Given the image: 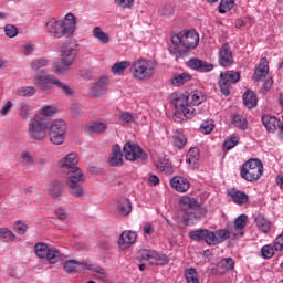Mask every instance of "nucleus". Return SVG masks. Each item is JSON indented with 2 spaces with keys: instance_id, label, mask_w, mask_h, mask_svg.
Wrapping results in <instances>:
<instances>
[{
  "instance_id": "obj_56",
  "label": "nucleus",
  "mask_w": 283,
  "mask_h": 283,
  "mask_svg": "<svg viewBox=\"0 0 283 283\" xmlns=\"http://www.w3.org/2000/svg\"><path fill=\"white\" fill-rule=\"evenodd\" d=\"M49 61L45 59H39L31 63L32 70H41V67H46Z\"/></svg>"
},
{
  "instance_id": "obj_51",
  "label": "nucleus",
  "mask_w": 283,
  "mask_h": 283,
  "mask_svg": "<svg viewBox=\"0 0 283 283\" xmlns=\"http://www.w3.org/2000/svg\"><path fill=\"white\" fill-rule=\"evenodd\" d=\"M216 125L213 124V120H206L200 126V133L201 134H211L214 129Z\"/></svg>"
},
{
  "instance_id": "obj_49",
  "label": "nucleus",
  "mask_w": 283,
  "mask_h": 283,
  "mask_svg": "<svg viewBox=\"0 0 283 283\" xmlns=\"http://www.w3.org/2000/svg\"><path fill=\"white\" fill-rule=\"evenodd\" d=\"M174 143L175 147H178V149H182L185 145H187V137L181 133H177L174 136Z\"/></svg>"
},
{
  "instance_id": "obj_39",
  "label": "nucleus",
  "mask_w": 283,
  "mask_h": 283,
  "mask_svg": "<svg viewBox=\"0 0 283 283\" xmlns=\"http://www.w3.org/2000/svg\"><path fill=\"white\" fill-rule=\"evenodd\" d=\"M255 224L258 229H260V231H262L263 233H269V231H271V222L266 220V218H264L263 216L259 214L255 218Z\"/></svg>"
},
{
  "instance_id": "obj_14",
  "label": "nucleus",
  "mask_w": 283,
  "mask_h": 283,
  "mask_svg": "<svg viewBox=\"0 0 283 283\" xmlns=\"http://www.w3.org/2000/svg\"><path fill=\"white\" fill-rule=\"evenodd\" d=\"M124 156L126 160H130V163H134V160H138L140 156H143V149L138 144L134 143H126L124 145Z\"/></svg>"
},
{
  "instance_id": "obj_62",
  "label": "nucleus",
  "mask_w": 283,
  "mask_h": 283,
  "mask_svg": "<svg viewBox=\"0 0 283 283\" xmlns=\"http://www.w3.org/2000/svg\"><path fill=\"white\" fill-rule=\"evenodd\" d=\"M155 231V228H154V224L151 223H146L144 226V235H145V240H148V237L147 235H153Z\"/></svg>"
},
{
  "instance_id": "obj_19",
  "label": "nucleus",
  "mask_w": 283,
  "mask_h": 283,
  "mask_svg": "<svg viewBox=\"0 0 283 283\" xmlns=\"http://www.w3.org/2000/svg\"><path fill=\"white\" fill-rule=\"evenodd\" d=\"M158 67V62L155 60H144L143 61V81H150L156 75V69Z\"/></svg>"
},
{
  "instance_id": "obj_17",
  "label": "nucleus",
  "mask_w": 283,
  "mask_h": 283,
  "mask_svg": "<svg viewBox=\"0 0 283 283\" xmlns=\"http://www.w3.org/2000/svg\"><path fill=\"white\" fill-rule=\"evenodd\" d=\"M138 234L134 231H124L118 240L119 248L125 251V249H129V247L136 244V240Z\"/></svg>"
},
{
  "instance_id": "obj_46",
  "label": "nucleus",
  "mask_w": 283,
  "mask_h": 283,
  "mask_svg": "<svg viewBox=\"0 0 283 283\" xmlns=\"http://www.w3.org/2000/svg\"><path fill=\"white\" fill-rule=\"evenodd\" d=\"M185 277L188 283H200V280L198 279V271H196L193 268L185 271Z\"/></svg>"
},
{
  "instance_id": "obj_41",
  "label": "nucleus",
  "mask_w": 283,
  "mask_h": 283,
  "mask_svg": "<svg viewBox=\"0 0 283 283\" xmlns=\"http://www.w3.org/2000/svg\"><path fill=\"white\" fill-rule=\"evenodd\" d=\"M17 235L8 228H0V241L1 242H14Z\"/></svg>"
},
{
  "instance_id": "obj_2",
  "label": "nucleus",
  "mask_w": 283,
  "mask_h": 283,
  "mask_svg": "<svg viewBox=\"0 0 283 283\" xmlns=\"http://www.w3.org/2000/svg\"><path fill=\"white\" fill-rule=\"evenodd\" d=\"M33 85L41 92H44V94H50V92H52V86L56 85V87L62 90L67 96L72 95L70 86L63 84L56 76L45 73V71H41L33 77Z\"/></svg>"
},
{
  "instance_id": "obj_23",
  "label": "nucleus",
  "mask_w": 283,
  "mask_h": 283,
  "mask_svg": "<svg viewBox=\"0 0 283 283\" xmlns=\"http://www.w3.org/2000/svg\"><path fill=\"white\" fill-rule=\"evenodd\" d=\"M266 76H269V60H266V57H262L254 72L253 78L256 83H260V81H262V78H266Z\"/></svg>"
},
{
  "instance_id": "obj_45",
  "label": "nucleus",
  "mask_w": 283,
  "mask_h": 283,
  "mask_svg": "<svg viewBox=\"0 0 283 283\" xmlns=\"http://www.w3.org/2000/svg\"><path fill=\"white\" fill-rule=\"evenodd\" d=\"M235 6V0H221L219 4L220 14H227L230 10H233Z\"/></svg>"
},
{
  "instance_id": "obj_22",
  "label": "nucleus",
  "mask_w": 283,
  "mask_h": 283,
  "mask_svg": "<svg viewBox=\"0 0 283 283\" xmlns=\"http://www.w3.org/2000/svg\"><path fill=\"white\" fill-rule=\"evenodd\" d=\"M66 185H81L85 180V175L78 167H74L66 174Z\"/></svg>"
},
{
  "instance_id": "obj_55",
  "label": "nucleus",
  "mask_w": 283,
  "mask_h": 283,
  "mask_svg": "<svg viewBox=\"0 0 283 283\" xmlns=\"http://www.w3.org/2000/svg\"><path fill=\"white\" fill-rule=\"evenodd\" d=\"M240 143V138L238 136H232L230 139L226 140L223 147L226 149H233L235 145Z\"/></svg>"
},
{
  "instance_id": "obj_18",
  "label": "nucleus",
  "mask_w": 283,
  "mask_h": 283,
  "mask_svg": "<svg viewBox=\"0 0 283 283\" xmlns=\"http://www.w3.org/2000/svg\"><path fill=\"white\" fill-rule=\"evenodd\" d=\"M170 187H172L175 191H178V193H185L189 191L191 182H189L185 177L176 176L170 179Z\"/></svg>"
},
{
  "instance_id": "obj_7",
  "label": "nucleus",
  "mask_w": 283,
  "mask_h": 283,
  "mask_svg": "<svg viewBox=\"0 0 283 283\" xmlns=\"http://www.w3.org/2000/svg\"><path fill=\"white\" fill-rule=\"evenodd\" d=\"M67 132V125L61 119H56L51 123L49 128L50 143L53 145H63L65 143V134Z\"/></svg>"
},
{
  "instance_id": "obj_47",
  "label": "nucleus",
  "mask_w": 283,
  "mask_h": 283,
  "mask_svg": "<svg viewBox=\"0 0 283 283\" xmlns=\"http://www.w3.org/2000/svg\"><path fill=\"white\" fill-rule=\"evenodd\" d=\"M17 96H34L36 88L34 86H23L15 91Z\"/></svg>"
},
{
  "instance_id": "obj_43",
  "label": "nucleus",
  "mask_w": 283,
  "mask_h": 283,
  "mask_svg": "<svg viewBox=\"0 0 283 283\" xmlns=\"http://www.w3.org/2000/svg\"><path fill=\"white\" fill-rule=\"evenodd\" d=\"M67 187L71 196H73L74 198H83V196L85 195V190L83 189V187H81V184H71L67 185Z\"/></svg>"
},
{
  "instance_id": "obj_53",
  "label": "nucleus",
  "mask_w": 283,
  "mask_h": 283,
  "mask_svg": "<svg viewBox=\"0 0 283 283\" xmlns=\"http://www.w3.org/2000/svg\"><path fill=\"white\" fill-rule=\"evenodd\" d=\"M261 255L262 258H264L265 260H269L270 258H273V255H275V250L273 249V247L271 245H264L261 249Z\"/></svg>"
},
{
  "instance_id": "obj_36",
  "label": "nucleus",
  "mask_w": 283,
  "mask_h": 283,
  "mask_svg": "<svg viewBox=\"0 0 283 283\" xmlns=\"http://www.w3.org/2000/svg\"><path fill=\"white\" fill-rule=\"evenodd\" d=\"M189 81H191V75L189 73L176 74L171 78V85L175 87H180L185 85V83H189Z\"/></svg>"
},
{
  "instance_id": "obj_1",
  "label": "nucleus",
  "mask_w": 283,
  "mask_h": 283,
  "mask_svg": "<svg viewBox=\"0 0 283 283\" xmlns=\"http://www.w3.org/2000/svg\"><path fill=\"white\" fill-rule=\"evenodd\" d=\"M46 30L53 39H63L67 41L62 44V59L60 62L53 64V72L55 74H63L70 70V65L74 63L78 52V41L72 38L76 31V17L72 13L65 15L64 20H50L46 23Z\"/></svg>"
},
{
  "instance_id": "obj_48",
  "label": "nucleus",
  "mask_w": 283,
  "mask_h": 283,
  "mask_svg": "<svg viewBox=\"0 0 283 283\" xmlns=\"http://www.w3.org/2000/svg\"><path fill=\"white\" fill-rule=\"evenodd\" d=\"M175 7L171 3H165L159 8L160 17H171L174 14Z\"/></svg>"
},
{
  "instance_id": "obj_50",
  "label": "nucleus",
  "mask_w": 283,
  "mask_h": 283,
  "mask_svg": "<svg viewBox=\"0 0 283 283\" xmlns=\"http://www.w3.org/2000/svg\"><path fill=\"white\" fill-rule=\"evenodd\" d=\"M232 125H234V127H238L239 129H247V118L240 115H234L232 119Z\"/></svg>"
},
{
  "instance_id": "obj_12",
  "label": "nucleus",
  "mask_w": 283,
  "mask_h": 283,
  "mask_svg": "<svg viewBox=\"0 0 283 283\" xmlns=\"http://www.w3.org/2000/svg\"><path fill=\"white\" fill-rule=\"evenodd\" d=\"M233 52L231 51V45L229 43L222 44L219 50V65L221 67H231L233 65Z\"/></svg>"
},
{
  "instance_id": "obj_24",
  "label": "nucleus",
  "mask_w": 283,
  "mask_h": 283,
  "mask_svg": "<svg viewBox=\"0 0 283 283\" xmlns=\"http://www.w3.org/2000/svg\"><path fill=\"white\" fill-rule=\"evenodd\" d=\"M114 206L119 216H129L132 213V201L127 198L118 199Z\"/></svg>"
},
{
  "instance_id": "obj_11",
  "label": "nucleus",
  "mask_w": 283,
  "mask_h": 283,
  "mask_svg": "<svg viewBox=\"0 0 283 283\" xmlns=\"http://www.w3.org/2000/svg\"><path fill=\"white\" fill-rule=\"evenodd\" d=\"M262 123L265 129L271 134L280 129L279 136L280 138H283V123L280 119H277L275 116L263 115Z\"/></svg>"
},
{
  "instance_id": "obj_20",
  "label": "nucleus",
  "mask_w": 283,
  "mask_h": 283,
  "mask_svg": "<svg viewBox=\"0 0 283 283\" xmlns=\"http://www.w3.org/2000/svg\"><path fill=\"white\" fill-rule=\"evenodd\" d=\"M229 238H231V231L227 229L217 230L216 232L211 231L210 247H217V244H222V242H227Z\"/></svg>"
},
{
  "instance_id": "obj_21",
  "label": "nucleus",
  "mask_w": 283,
  "mask_h": 283,
  "mask_svg": "<svg viewBox=\"0 0 283 283\" xmlns=\"http://www.w3.org/2000/svg\"><path fill=\"white\" fill-rule=\"evenodd\" d=\"M187 65L190 70H195L196 72H211L213 70V64L200 59H190Z\"/></svg>"
},
{
  "instance_id": "obj_26",
  "label": "nucleus",
  "mask_w": 283,
  "mask_h": 283,
  "mask_svg": "<svg viewBox=\"0 0 283 283\" xmlns=\"http://www.w3.org/2000/svg\"><path fill=\"white\" fill-rule=\"evenodd\" d=\"M200 160V149L190 148L186 155V163L189 165L190 169H196V165Z\"/></svg>"
},
{
  "instance_id": "obj_15",
  "label": "nucleus",
  "mask_w": 283,
  "mask_h": 283,
  "mask_svg": "<svg viewBox=\"0 0 283 283\" xmlns=\"http://www.w3.org/2000/svg\"><path fill=\"white\" fill-rule=\"evenodd\" d=\"M200 43V35L195 30L186 31L182 34V45L186 50H195Z\"/></svg>"
},
{
  "instance_id": "obj_5",
  "label": "nucleus",
  "mask_w": 283,
  "mask_h": 283,
  "mask_svg": "<svg viewBox=\"0 0 283 283\" xmlns=\"http://www.w3.org/2000/svg\"><path fill=\"white\" fill-rule=\"evenodd\" d=\"M172 105L176 108L174 118L177 120V123H180V120H178V116L180 115L185 116L186 118H193L196 108L189 104V96L182 94L177 96L175 99H172Z\"/></svg>"
},
{
  "instance_id": "obj_38",
  "label": "nucleus",
  "mask_w": 283,
  "mask_h": 283,
  "mask_svg": "<svg viewBox=\"0 0 283 283\" xmlns=\"http://www.w3.org/2000/svg\"><path fill=\"white\" fill-rule=\"evenodd\" d=\"M92 34H93L94 39H97V41H99L104 45H106V43H109V41H111L108 34L105 33L103 31V29H101V27H95L92 31Z\"/></svg>"
},
{
  "instance_id": "obj_54",
  "label": "nucleus",
  "mask_w": 283,
  "mask_h": 283,
  "mask_svg": "<svg viewBox=\"0 0 283 283\" xmlns=\"http://www.w3.org/2000/svg\"><path fill=\"white\" fill-rule=\"evenodd\" d=\"M4 32H6L7 36H9V39H14V36H17V34H19V29H17V27H14L12 24H7L4 28Z\"/></svg>"
},
{
  "instance_id": "obj_13",
  "label": "nucleus",
  "mask_w": 283,
  "mask_h": 283,
  "mask_svg": "<svg viewBox=\"0 0 283 283\" xmlns=\"http://www.w3.org/2000/svg\"><path fill=\"white\" fill-rule=\"evenodd\" d=\"M109 87V77L103 76L101 77L93 87L90 90V96L92 98H98L99 96H103L105 92H107Z\"/></svg>"
},
{
  "instance_id": "obj_60",
  "label": "nucleus",
  "mask_w": 283,
  "mask_h": 283,
  "mask_svg": "<svg viewBox=\"0 0 283 283\" xmlns=\"http://www.w3.org/2000/svg\"><path fill=\"white\" fill-rule=\"evenodd\" d=\"M116 6H119V8H132L134 6V0H114Z\"/></svg>"
},
{
  "instance_id": "obj_37",
  "label": "nucleus",
  "mask_w": 283,
  "mask_h": 283,
  "mask_svg": "<svg viewBox=\"0 0 283 283\" xmlns=\"http://www.w3.org/2000/svg\"><path fill=\"white\" fill-rule=\"evenodd\" d=\"M130 72L134 78L143 81V59H138L132 64Z\"/></svg>"
},
{
  "instance_id": "obj_61",
  "label": "nucleus",
  "mask_w": 283,
  "mask_h": 283,
  "mask_svg": "<svg viewBox=\"0 0 283 283\" xmlns=\"http://www.w3.org/2000/svg\"><path fill=\"white\" fill-rule=\"evenodd\" d=\"M28 114H30V105H28L27 103H22L20 105V116H21V118H23V119L28 118Z\"/></svg>"
},
{
  "instance_id": "obj_29",
  "label": "nucleus",
  "mask_w": 283,
  "mask_h": 283,
  "mask_svg": "<svg viewBox=\"0 0 283 283\" xmlns=\"http://www.w3.org/2000/svg\"><path fill=\"white\" fill-rule=\"evenodd\" d=\"M111 167H120L123 165V153L120 151V146H114L112 155L109 157Z\"/></svg>"
},
{
  "instance_id": "obj_28",
  "label": "nucleus",
  "mask_w": 283,
  "mask_h": 283,
  "mask_svg": "<svg viewBox=\"0 0 283 283\" xmlns=\"http://www.w3.org/2000/svg\"><path fill=\"white\" fill-rule=\"evenodd\" d=\"M228 196H230V198H232L233 202H235V205H248L249 202V195L235 190V189H231L228 191Z\"/></svg>"
},
{
  "instance_id": "obj_63",
  "label": "nucleus",
  "mask_w": 283,
  "mask_h": 283,
  "mask_svg": "<svg viewBox=\"0 0 283 283\" xmlns=\"http://www.w3.org/2000/svg\"><path fill=\"white\" fill-rule=\"evenodd\" d=\"M21 158L27 165H34V158L28 151H23Z\"/></svg>"
},
{
  "instance_id": "obj_10",
  "label": "nucleus",
  "mask_w": 283,
  "mask_h": 283,
  "mask_svg": "<svg viewBox=\"0 0 283 283\" xmlns=\"http://www.w3.org/2000/svg\"><path fill=\"white\" fill-rule=\"evenodd\" d=\"M182 34H172L171 36V45H169L168 50L172 56L176 59H185L187 56V50L182 49Z\"/></svg>"
},
{
  "instance_id": "obj_31",
  "label": "nucleus",
  "mask_w": 283,
  "mask_h": 283,
  "mask_svg": "<svg viewBox=\"0 0 283 283\" xmlns=\"http://www.w3.org/2000/svg\"><path fill=\"white\" fill-rule=\"evenodd\" d=\"M86 132H91L93 134H105L107 132V123L106 122H92L86 126Z\"/></svg>"
},
{
  "instance_id": "obj_3",
  "label": "nucleus",
  "mask_w": 283,
  "mask_h": 283,
  "mask_svg": "<svg viewBox=\"0 0 283 283\" xmlns=\"http://www.w3.org/2000/svg\"><path fill=\"white\" fill-rule=\"evenodd\" d=\"M241 178L247 180V182H258L264 174V165L260 159H249L241 167Z\"/></svg>"
},
{
  "instance_id": "obj_58",
  "label": "nucleus",
  "mask_w": 283,
  "mask_h": 283,
  "mask_svg": "<svg viewBox=\"0 0 283 283\" xmlns=\"http://www.w3.org/2000/svg\"><path fill=\"white\" fill-rule=\"evenodd\" d=\"M55 113H56L55 106H43L41 108V114H43V116H54Z\"/></svg>"
},
{
  "instance_id": "obj_32",
  "label": "nucleus",
  "mask_w": 283,
  "mask_h": 283,
  "mask_svg": "<svg viewBox=\"0 0 283 283\" xmlns=\"http://www.w3.org/2000/svg\"><path fill=\"white\" fill-rule=\"evenodd\" d=\"M132 66V62L129 61H122L113 64L111 72L115 74V76H123L125 74L127 67Z\"/></svg>"
},
{
  "instance_id": "obj_52",
  "label": "nucleus",
  "mask_w": 283,
  "mask_h": 283,
  "mask_svg": "<svg viewBox=\"0 0 283 283\" xmlns=\"http://www.w3.org/2000/svg\"><path fill=\"white\" fill-rule=\"evenodd\" d=\"M249 220V217L247 214H241L234 220V227L235 229H239V231H242L247 227V221Z\"/></svg>"
},
{
  "instance_id": "obj_64",
  "label": "nucleus",
  "mask_w": 283,
  "mask_h": 283,
  "mask_svg": "<svg viewBox=\"0 0 283 283\" xmlns=\"http://www.w3.org/2000/svg\"><path fill=\"white\" fill-rule=\"evenodd\" d=\"M275 251H283V233L274 240Z\"/></svg>"
},
{
  "instance_id": "obj_57",
  "label": "nucleus",
  "mask_w": 283,
  "mask_h": 283,
  "mask_svg": "<svg viewBox=\"0 0 283 283\" xmlns=\"http://www.w3.org/2000/svg\"><path fill=\"white\" fill-rule=\"evenodd\" d=\"M147 182L150 187H158L160 185V178L154 174H149L147 178Z\"/></svg>"
},
{
  "instance_id": "obj_59",
  "label": "nucleus",
  "mask_w": 283,
  "mask_h": 283,
  "mask_svg": "<svg viewBox=\"0 0 283 283\" xmlns=\"http://www.w3.org/2000/svg\"><path fill=\"white\" fill-rule=\"evenodd\" d=\"M14 231L19 233V235H23L28 231V224L18 221L14 227Z\"/></svg>"
},
{
  "instance_id": "obj_40",
  "label": "nucleus",
  "mask_w": 283,
  "mask_h": 283,
  "mask_svg": "<svg viewBox=\"0 0 283 283\" xmlns=\"http://www.w3.org/2000/svg\"><path fill=\"white\" fill-rule=\"evenodd\" d=\"M35 255L40 260H45L48 258V253L50 251V247L45 243H36L34 247Z\"/></svg>"
},
{
  "instance_id": "obj_42",
  "label": "nucleus",
  "mask_w": 283,
  "mask_h": 283,
  "mask_svg": "<svg viewBox=\"0 0 283 283\" xmlns=\"http://www.w3.org/2000/svg\"><path fill=\"white\" fill-rule=\"evenodd\" d=\"M48 193L51 198H59L63 193V186L61 182L55 181L49 187Z\"/></svg>"
},
{
  "instance_id": "obj_27",
  "label": "nucleus",
  "mask_w": 283,
  "mask_h": 283,
  "mask_svg": "<svg viewBox=\"0 0 283 283\" xmlns=\"http://www.w3.org/2000/svg\"><path fill=\"white\" fill-rule=\"evenodd\" d=\"M76 165H78V155L76 153H70L64 159L60 160V167H62V169H72V167H76Z\"/></svg>"
},
{
  "instance_id": "obj_6",
  "label": "nucleus",
  "mask_w": 283,
  "mask_h": 283,
  "mask_svg": "<svg viewBox=\"0 0 283 283\" xmlns=\"http://www.w3.org/2000/svg\"><path fill=\"white\" fill-rule=\"evenodd\" d=\"M63 269L65 273H81V271H93V273H98L102 277H105V269L99 265H92L87 263H81L76 260H67L64 262Z\"/></svg>"
},
{
  "instance_id": "obj_25",
  "label": "nucleus",
  "mask_w": 283,
  "mask_h": 283,
  "mask_svg": "<svg viewBox=\"0 0 283 283\" xmlns=\"http://www.w3.org/2000/svg\"><path fill=\"white\" fill-rule=\"evenodd\" d=\"M179 205L181 211H187L188 209H198L200 207V202L197 201L196 198L184 196L179 199Z\"/></svg>"
},
{
  "instance_id": "obj_33",
  "label": "nucleus",
  "mask_w": 283,
  "mask_h": 283,
  "mask_svg": "<svg viewBox=\"0 0 283 283\" xmlns=\"http://www.w3.org/2000/svg\"><path fill=\"white\" fill-rule=\"evenodd\" d=\"M217 266L219 273H229V271H233L235 268V261H233L231 258L223 259L218 263Z\"/></svg>"
},
{
  "instance_id": "obj_44",
  "label": "nucleus",
  "mask_w": 283,
  "mask_h": 283,
  "mask_svg": "<svg viewBox=\"0 0 283 283\" xmlns=\"http://www.w3.org/2000/svg\"><path fill=\"white\" fill-rule=\"evenodd\" d=\"M188 96L191 98L190 105H201V103L207 101V96H205V94H202L200 91H195Z\"/></svg>"
},
{
  "instance_id": "obj_16",
  "label": "nucleus",
  "mask_w": 283,
  "mask_h": 283,
  "mask_svg": "<svg viewBox=\"0 0 283 283\" xmlns=\"http://www.w3.org/2000/svg\"><path fill=\"white\" fill-rule=\"evenodd\" d=\"M189 238L195 242L206 241V244L211 247V230L209 229L192 230L189 232Z\"/></svg>"
},
{
  "instance_id": "obj_9",
  "label": "nucleus",
  "mask_w": 283,
  "mask_h": 283,
  "mask_svg": "<svg viewBox=\"0 0 283 283\" xmlns=\"http://www.w3.org/2000/svg\"><path fill=\"white\" fill-rule=\"evenodd\" d=\"M143 260H146L148 264L155 266H165V264H169V258L165 254H159L154 250H143Z\"/></svg>"
},
{
  "instance_id": "obj_34",
  "label": "nucleus",
  "mask_w": 283,
  "mask_h": 283,
  "mask_svg": "<svg viewBox=\"0 0 283 283\" xmlns=\"http://www.w3.org/2000/svg\"><path fill=\"white\" fill-rule=\"evenodd\" d=\"M45 259L48 260L49 264H56L63 260V254H61V251H59L56 248H49Z\"/></svg>"
},
{
  "instance_id": "obj_8",
  "label": "nucleus",
  "mask_w": 283,
  "mask_h": 283,
  "mask_svg": "<svg viewBox=\"0 0 283 283\" xmlns=\"http://www.w3.org/2000/svg\"><path fill=\"white\" fill-rule=\"evenodd\" d=\"M240 81V72L227 71L221 72L219 80L220 92L223 96H229L231 94V84L238 83Z\"/></svg>"
},
{
  "instance_id": "obj_35",
  "label": "nucleus",
  "mask_w": 283,
  "mask_h": 283,
  "mask_svg": "<svg viewBox=\"0 0 283 283\" xmlns=\"http://www.w3.org/2000/svg\"><path fill=\"white\" fill-rule=\"evenodd\" d=\"M181 220L185 227H189V224H193L195 221L200 220V216L197 212H191L189 210L181 211Z\"/></svg>"
},
{
  "instance_id": "obj_4",
  "label": "nucleus",
  "mask_w": 283,
  "mask_h": 283,
  "mask_svg": "<svg viewBox=\"0 0 283 283\" xmlns=\"http://www.w3.org/2000/svg\"><path fill=\"white\" fill-rule=\"evenodd\" d=\"M28 135L31 140H35L36 143L45 140V137L48 136V124L45 123V119L39 117L30 119Z\"/></svg>"
},
{
  "instance_id": "obj_30",
  "label": "nucleus",
  "mask_w": 283,
  "mask_h": 283,
  "mask_svg": "<svg viewBox=\"0 0 283 283\" xmlns=\"http://www.w3.org/2000/svg\"><path fill=\"white\" fill-rule=\"evenodd\" d=\"M243 103H244L245 107H248V109H253V107H256L258 95L255 94V92L248 90L243 94Z\"/></svg>"
}]
</instances>
